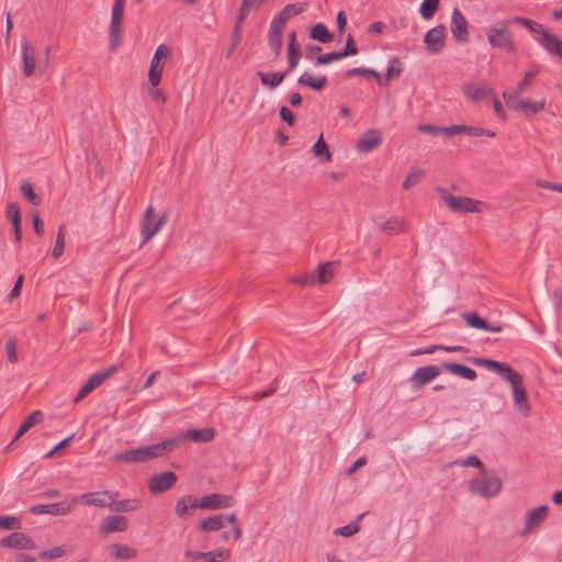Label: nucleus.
I'll use <instances>...</instances> for the list:
<instances>
[{
	"label": "nucleus",
	"mask_w": 562,
	"mask_h": 562,
	"mask_svg": "<svg viewBox=\"0 0 562 562\" xmlns=\"http://www.w3.org/2000/svg\"><path fill=\"white\" fill-rule=\"evenodd\" d=\"M297 85L300 87H308L312 88L313 90L321 91L326 87L327 78L325 76L316 77L305 71L299 77Z\"/></svg>",
	"instance_id": "obj_29"
},
{
	"label": "nucleus",
	"mask_w": 562,
	"mask_h": 562,
	"mask_svg": "<svg viewBox=\"0 0 562 562\" xmlns=\"http://www.w3.org/2000/svg\"><path fill=\"white\" fill-rule=\"evenodd\" d=\"M442 349L447 352H463L465 351V348L462 346H439L435 345L424 350H415L411 355L412 356H418V355H425V353H432L435 350Z\"/></svg>",
	"instance_id": "obj_43"
},
{
	"label": "nucleus",
	"mask_w": 562,
	"mask_h": 562,
	"mask_svg": "<svg viewBox=\"0 0 562 562\" xmlns=\"http://www.w3.org/2000/svg\"><path fill=\"white\" fill-rule=\"evenodd\" d=\"M342 58L344 57L341 56L340 52H331V53H328V54L319 55L316 58L315 65L316 66L327 65V64H329L331 61L340 60Z\"/></svg>",
	"instance_id": "obj_54"
},
{
	"label": "nucleus",
	"mask_w": 562,
	"mask_h": 562,
	"mask_svg": "<svg viewBox=\"0 0 562 562\" xmlns=\"http://www.w3.org/2000/svg\"><path fill=\"white\" fill-rule=\"evenodd\" d=\"M473 362L499 374L505 381L517 371L508 364L485 358H475Z\"/></svg>",
	"instance_id": "obj_22"
},
{
	"label": "nucleus",
	"mask_w": 562,
	"mask_h": 562,
	"mask_svg": "<svg viewBox=\"0 0 562 562\" xmlns=\"http://www.w3.org/2000/svg\"><path fill=\"white\" fill-rule=\"evenodd\" d=\"M381 229L387 234H395L405 231V223L398 216H391L381 225Z\"/></svg>",
	"instance_id": "obj_40"
},
{
	"label": "nucleus",
	"mask_w": 562,
	"mask_h": 562,
	"mask_svg": "<svg viewBox=\"0 0 562 562\" xmlns=\"http://www.w3.org/2000/svg\"><path fill=\"white\" fill-rule=\"evenodd\" d=\"M341 56L345 58V57H348V56H353V55H357L358 54V48L355 44V41H353V37L351 34H349L346 38V46L344 48V50L340 52Z\"/></svg>",
	"instance_id": "obj_59"
},
{
	"label": "nucleus",
	"mask_w": 562,
	"mask_h": 562,
	"mask_svg": "<svg viewBox=\"0 0 562 562\" xmlns=\"http://www.w3.org/2000/svg\"><path fill=\"white\" fill-rule=\"evenodd\" d=\"M110 550L116 560H131L137 557V550L130 546L114 543Z\"/></svg>",
	"instance_id": "obj_35"
},
{
	"label": "nucleus",
	"mask_w": 562,
	"mask_h": 562,
	"mask_svg": "<svg viewBox=\"0 0 562 562\" xmlns=\"http://www.w3.org/2000/svg\"><path fill=\"white\" fill-rule=\"evenodd\" d=\"M436 191L443 200L446 206L456 213H481L485 203L469 196H456L445 188L438 187Z\"/></svg>",
	"instance_id": "obj_4"
},
{
	"label": "nucleus",
	"mask_w": 562,
	"mask_h": 562,
	"mask_svg": "<svg viewBox=\"0 0 562 562\" xmlns=\"http://www.w3.org/2000/svg\"><path fill=\"white\" fill-rule=\"evenodd\" d=\"M465 131H467V125L457 124V125H450V126L442 127L441 134H443L447 137H452V136H456L459 134H465Z\"/></svg>",
	"instance_id": "obj_57"
},
{
	"label": "nucleus",
	"mask_w": 562,
	"mask_h": 562,
	"mask_svg": "<svg viewBox=\"0 0 562 562\" xmlns=\"http://www.w3.org/2000/svg\"><path fill=\"white\" fill-rule=\"evenodd\" d=\"M382 143V133L375 128L366 131L357 143L359 151L369 153Z\"/></svg>",
	"instance_id": "obj_19"
},
{
	"label": "nucleus",
	"mask_w": 562,
	"mask_h": 562,
	"mask_svg": "<svg viewBox=\"0 0 562 562\" xmlns=\"http://www.w3.org/2000/svg\"><path fill=\"white\" fill-rule=\"evenodd\" d=\"M21 193L32 203H35V190L31 182H23L21 184Z\"/></svg>",
	"instance_id": "obj_63"
},
{
	"label": "nucleus",
	"mask_w": 562,
	"mask_h": 562,
	"mask_svg": "<svg viewBox=\"0 0 562 562\" xmlns=\"http://www.w3.org/2000/svg\"><path fill=\"white\" fill-rule=\"evenodd\" d=\"M127 529V520L124 516L113 515L106 517L100 525V532L108 535L123 532Z\"/></svg>",
	"instance_id": "obj_23"
},
{
	"label": "nucleus",
	"mask_w": 562,
	"mask_h": 562,
	"mask_svg": "<svg viewBox=\"0 0 562 562\" xmlns=\"http://www.w3.org/2000/svg\"><path fill=\"white\" fill-rule=\"evenodd\" d=\"M246 18H247V14L238 12L237 19H236V22L234 24L233 32H232V43L228 46L227 52H226L227 58H229L234 55V53L241 40L243 24H244V21L246 20Z\"/></svg>",
	"instance_id": "obj_28"
},
{
	"label": "nucleus",
	"mask_w": 562,
	"mask_h": 562,
	"mask_svg": "<svg viewBox=\"0 0 562 562\" xmlns=\"http://www.w3.org/2000/svg\"><path fill=\"white\" fill-rule=\"evenodd\" d=\"M74 506H75V502H72V503L59 502V503L47 504V505L37 504V515L38 514H50L54 516H61V515H66V514L70 513L72 510Z\"/></svg>",
	"instance_id": "obj_26"
},
{
	"label": "nucleus",
	"mask_w": 562,
	"mask_h": 562,
	"mask_svg": "<svg viewBox=\"0 0 562 562\" xmlns=\"http://www.w3.org/2000/svg\"><path fill=\"white\" fill-rule=\"evenodd\" d=\"M465 134L470 136H487V137H494L495 133L491 130L479 127V126H468Z\"/></svg>",
	"instance_id": "obj_58"
},
{
	"label": "nucleus",
	"mask_w": 562,
	"mask_h": 562,
	"mask_svg": "<svg viewBox=\"0 0 562 562\" xmlns=\"http://www.w3.org/2000/svg\"><path fill=\"white\" fill-rule=\"evenodd\" d=\"M463 94L473 102H480L486 97L492 95L493 89L487 83L467 82L462 86Z\"/></svg>",
	"instance_id": "obj_17"
},
{
	"label": "nucleus",
	"mask_w": 562,
	"mask_h": 562,
	"mask_svg": "<svg viewBox=\"0 0 562 562\" xmlns=\"http://www.w3.org/2000/svg\"><path fill=\"white\" fill-rule=\"evenodd\" d=\"M548 513V505H540L539 507L529 510L525 517L524 535L529 533L535 528L539 527L546 520Z\"/></svg>",
	"instance_id": "obj_18"
},
{
	"label": "nucleus",
	"mask_w": 562,
	"mask_h": 562,
	"mask_svg": "<svg viewBox=\"0 0 562 562\" xmlns=\"http://www.w3.org/2000/svg\"><path fill=\"white\" fill-rule=\"evenodd\" d=\"M538 72H539L538 67L526 71L522 79L517 85V88L514 92H507V91L503 92V98H504L505 102L507 104H510V102L517 100L518 97L521 95L526 91V89L531 85L533 78L537 76Z\"/></svg>",
	"instance_id": "obj_21"
},
{
	"label": "nucleus",
	"mask_w": 562,
	"mask_h": 562,
	"mask_svg": "<svg viewBox=\"0 0 562 562\" xmlns=\"http://www.w3.org/2000/svg\"><path fill=\"white\" fill-rule=\"evenodd\" d=\"M7 217L11 224L21 222L20 207L15 202L9 203L8 209H7Z\"/></svg>",
	"instance_id": "obj_56"
},
{
	"label": "nucleus",
	"mask_w": 562,
	"mask_h": 562,
	"mask_svg": "<svg viewBox=\"0 0 562 562\" xmlns=\"http://www.w3.org/2000/svg\"><path fill=\"white\" fill-rule=\"evenodd\" d=\"M226 525V515L216 514L200 521L198 530L203 532L217 531Z\"/></svg>",
	"instance_id": "obj_27"
},
{
	"label": "nucleus",
	"mask_w": 562,
	"mask_h": 562,
	"mask_svg": "<svg viewBox=\"0 0 562 562\" xmlns=\"http://www.w3.org/2000/svg\"><path fill=\"white\" fill-rule=\"evenodd\" d=\"M311 38L321 43H330L334 38L333 34L328 31L327 26L323 23L315 24L310 32Z\"/></svg>",
	"instance_id": "obj_37"
},
{
	"label": "nucleus",
	"mask_w": 562,
	"mask_h": 562,
	"mask_svg": "<svg viewBox=\"0 0 562 562\" xmlns=\"http://www.w3.org/2000/svg\"><path fill=\"white\" fill-rule=\"evenodd\" d=\"M180 439H167L159 443H155L147 447H139L123 451L114 457L115 461L125 463H143L149 460L160 458L168 452H171L176 447L179 446Z\"/></svg>",
	"instance_id": "obj_1"
},
{
	"label": "nucleus",
	"mask_w": 562,
	"mask_h": 562,
	"mask_svg": "<svg viewBox=\"0 0 562 562\" xmlns=\"http://www.w3.org/2000/svg\"><path fill=\"white\" fill-rule=\"evenodd\" d=\"M440 374V369L436 366H425L418 368L411 376L409 381L415 391L420 390L426 384L430 383Z\"/></svg>",
	"instance_id": "obj_14"
},
{
	"label": "nucleus",
	"mask_w": 562,
	"mask_h": 562,
	"mask_svg": "<svg viewBox=\"0 0 562 562\" xmlns=\"http://www.w3.org/2000/svg\"><path fill=\"white\" fill-rule=\"evenodd\" d=\"M442 369L451 374L459 375V376L470 380V381L475 380L477 376L475 370H473L467 366H463L461 363L445 362L442 364Z\"/></svg>",
	"instance_id": "obj_30"
},
{
	"label": "nucleus",
	"mask_w": 562,
	"mask_h": 562,
	"mask_svg": "<svg viewBox=\"0 0 562 562\" xmlns=\"http://www.w3.org/2000/svg\"><path fill=\"white\" fill-rule=\"evenodd\" d=\"M360 527L357 521L350 522L344 527L335 529L334 533L342 537H351L359 531Z\"/></svg>",
	"instance_id": "obj_53"
},
{
	"label": "nucleus",
	"mask_w": 562,
	"mask_h": 562,
	"mask_svg": "<svg viewBox=\"0 0 562 562\" xmlns=\"http://www.w3.org/2000/svg\"><path fill=\"white\" fill-rule=\"evenodd\" d=\"M191 496H182L177 501L176 514L180 518H186L189 515V510L192 509L190 504L193 502Z\"/></svg>",
	"instance_id": "obj_44"
},
{
	"label": "nucleus",
	"mask_w": 562,
	"mask_h": 562,
	"mask_svg": "<svg viewBox=\"0 0 562 562\" xmlns=\"http://www.w3.org/2000/svg\"><path fill=\"white\" fill-rule=\"evenodd\" d=\"M316 277V284H325L333 279L334 267L331 262H324L313 271Z\"/></svg>",
	"instance_id": "obj_36"
},
{
	"label": "nucleus",
	"mask_w": 562,
	"mask_h": 562,
	"mask_svg": "<svg viewBox=\"0 0 562 562\" xmlns=\"http://www.w3.org/2000/svg\"><path fill=\"white\" fill-rule=\"evenodd\" d=\"M502 480L494 472L482 469L471 481L470 491L488 498L497 495L502 490Z\"/></svg>",
	"instance_id": "obj_2"
},
{
	"label": "nucleus",
	"mask_w": 562,
	"mask_h": 562,
	"mask_svg": "<svg viewBox=\"0 0 562 562\" xmlns=\"http://www.w3.org/2000/svg\"><path fill=\"white\" fill-rule=\"evenodd\" d=\"M184 558L190 560H200L203 562H221L229 558V551L226 549H214L207 552L196 550H187Z\"/></svg>",
	"instance_id": "obj_16"
},
{
	"label": "nucleus",
	"mask_w": 562,
	"mask_h": 562,
	"mask_svg": "<svg viewBox=\"0 0 562 562\" xmlns=\"http://www.w3.org/2000/svg\"><path fill=\"white\" fill-rule=\"evenodd\" d=\"M289 70L292 71L297 67L300 60V50L296 45H288Z\"/></svg>",
	"instance_id": "obj_51"
},
{
	"label": "nucleus",
	"mask_w": 562,
	"mask_h": 562,
	"mask_svg": "<svg viewBox=\"0 0 562 562\" xmlns=\"http://www.w3.org/2000/svg\"><path fill=\"white\" fill-rule=\"evenodd\" d=\"M234 498L229 495H223L213 493L210 495H205L200 499H194L190 506L192 509L201 508V509H210L217 510L222 508H227L232 506Z\"/></svg>",
	"instance_id": "obj_9"
},
{
	"label": "nucleus",
	"mask_w": 562,
	"mask_h": 562,
	"mask_svg": "<svg viewBox=\"0 0 562 562\" xmlns=\"http://www.w3.org/2000/svg\"><path fill=\"white\" fill-rule=\"evenodd\" d=\"M510 21L501 20L485 30L487 41L494 48L515 52L516 44L509 31Z\"/></svg>",
	"instance_id": "obj_3"
},
{
	"label": "nucleus",
	"mask_w": 562,
	"mask_h": 562,
	"mask_svg": "<svg viewBox=\"0 0 562 562\" xmlns=\"http://www.w3.org/2000/svg\"><path fill=\"white\" fill-rule=\"evenodd\" d=\"M468 21L462 12L454 8L451 15V33L453 38L459 43L469 42V30H468Z\"/></svg>",
	"instance_id": "obj_12"
},
{
	"label": "nucleus",
	"mask_w": 562,
	"mask_h": 562,
	"mask_svg": "<svg viewBox=\"0 0 562 562\" xmlns=\"http://www.w3.org/2000/svg\"><path fill=\"white\" fill-rule=\"evenodd\" d=\"M166 221V213H162L160 216H156L154 206L148 205L140 222V234L143 237L142 244H147L164 227Z\"/></svg>",
	"instance_id": "obj_5"
},
{
	"label": "nucleus",
	"mask_w": 562,
	"mask_h": 562,
	"mask_svg": "<svg viewBox=\"0 0 562 562\" xmlns=\"http://www.w3.org/2000/svg\"><path fill=\"white\" fill-rule=\"evenodd\" d=\"M306 5L304 3H290L286 4L272 20L273 23L283 26L285 22L294 15L301 14L305 11Z\"/></svg>",
	"instance_id": "obj_25"
},
{
	"label": "nucleus",
	"mask_w": 562,
	"mask_h": 562,
	"mask_svg": "<svg viewBox=\"0 0 562 562\" xmlns=\"http://www.w3.org/2000/svg\"><path fill=\"white\" fill-rule=\"evenodd\" d=\"M142 504L138 499H122L109 504V508L113 512H134L140 508Z\"/></svg>",
	"instance_id": "obj_38"
},
{
	"label": "nucleus",
	"mask_w": 562,
	"mask_h": 562,
	"mask_svg": "<svg viewBox=\"0 0 562 562\" xmlns=\"http://www.w3.org/2000/svg\"><path fill=\"white\" fill-rule=\"evenodd\" d=\"M509 21H510V23H516V24L522 25L533 33H538L540 35V38L538 40V42L547 52H548V48L550 47L549 37L559 38L557 35H553L550 32H548L547 30H544L540 23L532 21L530 19L524 18V16H515Z\"/></svg>",
	"instance_id": "obj_11"
},
{
	"label": "nucleus",
	"mask_w": 562,
	"mask_h": 562,
	"mask_svg": "<svg viewBox=\"0 0 562 562\" xmlns=\"http://www.w3.org/2000/svg\"><path fill=\"white\" fill-rule=\"evenodd\" d=\"M312 153L314 154L315 157L324 161L328 162L331 160V153L327 144L325 143L323 135H321L316 143L313 145Z\"/></svg>",
	"instance_id": "obj_39"
},
{
	"label": "nucleus",
	"mask_w": 562,
	"mask_h": 562,
	"mask_svg": "<svg viewBox=\"0 0 562 562\" xmlns=\"http://www.w3.org/2000/svg\"><path fill=\"white\" fill-rule=\"evenodd\" d=\"M260 81L263 86L274 89L282 83L285 78L286 72H257Z\"/></svg>",
	"instance_id": "obj_34"
},
{
	"label": "nucleus",
	"mask_w": 562,
	"mask_h": 562,
	"mask_svg": "<svg viewBox=\"0 0 562 562\" xmlns=\"http://www.w3.org/2000/svg\"><path fill=\"white\" fill-rule=\"evenodd\" d=\"M440 0H424L420 4V15L425 20L431 19L438 10Z\"/></svg>",
	"instance_id": "obj_42"
},
{
	"label": "nucleus",
	"mask_w": 562,
	"mask_h": 562,
	"mask_svg": "<svg viewBox=\"0 0 562 562\" xmlns=\"http://www.w3.org/2000/svg\"><path fill=\"white\" fill-rule=\"evenodd\" d=\"M126 0H114L109 29L110 47L115 49L121 43L122 21Z\"/></svg>",
	"instance_id": "obj_7"
},
{
	"label": "nucleus",
	"mask_w": 562,
	"mask_h": 562,
	"mask_svg": "<svg viewBox=\"0 0 562 562\" xmlns=\"http://www.w3.org/2000/svg\"><path fill=\"white\" fill-rule=\"evenodd\" d=\"M512 386L513 398L516 408L524 415L528 416L530 412V405L527 397V392L524 387L522 375L519 372L509 375L506 380Z\"/></svg>",
	"instance_id": "obj_6"
},
{
	"label": "nucleus",
	"mask_w": 562,
	"mask_h": 562,
	"mask_svg": "<svg viewBox=\"0 0 562 562\" xmlns=\"http://www.w3.org/2000/svg\"><path fill=\"white\" fill-rule=\"evenodd\" d=\"M282 31L283 26L271 22L269 32V46L276 56H279L282 48Z\"/></svg>",
	"instance_id": "obj_32"
},
{
	"label": "nucleus",
	"mask_w": 562,
	"mask_h": 562,
	"mask_svg": "<svg viewBox=\"0 0 562 562\" xmlns=\"http://www.w3.org/2000/svg\"><path fill=\"white\" fill-rule=\"evenodd\" d=\"M81 498L85 501L87 505L105 507L108 505V499H112L113 495L109 492H94V493H86L81 495Z\"/></svg>",
	"instance_id": "obj_33"
},
{
	"label": "nucleus",
	"mask_w": 562,
	"mask_h": 562,
	"mask_svg": "<svg viewBox=\"0 0 562 562\" xmlns=\"http://www.w3.org/2000/svg\"><path fill=\"white\" fill-rule=\"evenodd\" d=\"M549 45L548 53L558 56L562 60V41L560 38L549 37Z\"/></svg>",
	"instance_id": "obj_60"
},
{
	"label": "nucleus",
	"mask_w": 562,
	"mask_h": 562,
	"mask_svg": "<svg viewBox=\"0 0 562 562\" xmlns=\"http://www.w3.org/2000/svg\"><path fill=\"white\" fill-rule=\"evenodd\" d=\"M291 282L301 284L303 286L315 285L316 284L315 272L305 273L303 276L295 277V278L291 279Z\"/></svg>",
	"instance_id": "obj_55"
},
{
	"label": "nucleus",
	"mask_w": 562,
	"mask_h": 562,
	"mask_svg": "<svg viewBox=\"0 0 562 562\" xmlns=\"http://www.w3.org/2000/svg\"><path fill=\"white\" fill-rule=\"evenodd\" d=\"M64 247H65L64 233L61 232V229H59V232L57 234L55 247L53 248V251H52V256L54 258H59L63 255Z\"/></svg>",
	"instance_id": "obj_61"
},
{
	"label": "nucleus",
	"mask_w": 562,
	"mask_h": 562,
	"mask_svg": "<svg viewBox=\"0 0 562 562\" xmlns=\"http://www.w3.org/2000/svg\"><path fill=\"white\" fill-rule=\"evenodd\" d=\"M66 553V550L64 547H55L48 550H43L40 552V558L43 560H53L64 557Z\"/></svg>",
	"instance_id": "obj_50"
},
{
	"label": "nucleus",
	"mask_w": 562,
	"mask_h": 562,
	"mask_svg": "<svg viewBox=\"0 0 562 562\" xmlns=\"http://www.w3.org/2000/svg\"><path fill=\"white\" fill-rule=\"evenodd\" d=\"M20 528L21 521L18 517L11 515L0 516V529L19 530Z\"/></svg>",
	"instance_id": "obj_46"
},
{
	"label": "nucleus",
	"mask_w": 562,
	"mask_h": 562,
	"mask_svg": "<svg viewBox=\"0 0 562 562\" xmlns=\"http://www.w3.org/2000/svg\"><path fill=\"white\" fill-rule=\"evenodd\" d=\"M402 63L396 57H392L389 61L386 70V81L397 78L402 72Z\"/></svg>",
	"instance_id": "obj_48"
},
{
	"label": "nucleus",
	"mask_w": 562,
	"mask_h": 562,
	"mask_svg": "<svg viewBox=\"0 0 562 562\" xmlns=\"http://www.w3.org/2000/svg\"><path fill=\"white\" fill-rule=\"evenodd\" d=\"M23 282H24V276L20 274L14 283V286L12 288L11 292L9 293V295L7 297L8 302L11 303L14 299H16L20 295Z\"/></svg>",
	"instance_id": "obj_62"
},
{
	"label": "nucleus",
	"mask_w": 562,
	"mask_h": 562,
	"mask_svg": "<svg viewBox=\"0 0 562 562\" xmlns=\"http://www.w3.org/2000/svg\"><path fill=\"white\" fill-rule=\"evenodd\" d=\"M34 547L32 537L24 532H12L0 539V548H10L14 550H30Z\"/></svg>",
	"instance_id": "obj_15"
},
{
	"label": "nucleus",
	"mask_w": 562,
	"mask_h": 562,
	"mask_svg": "<svg viewBox=\"0 0 562 562\" xmlns=\"http://www.w3.org/2000/svg\"><path fill=\"white\" fill-rule=\"evenodd\" d=\"M177 482V475L172 471H165L154 474L148 481V491L158 495L170 490Z\"/></svg>",
	"instance_id": "obj_10"
},
{
	"label": "nucleus",
	"mask_w": 562,
	"mask_h": 562,
	"mask_svg": "<svg viewBox=\"0 0 562 562\" xmlns=\"http://www.w3.org/2000/svg\"><path fill=\"white\" fill-rule=\"evenodd\" d=\"M215 436V431L213 428H203V429H189L186 432H182L180 436L175 437L173 439H180L182 442L186 439H191L194 442H210L213 440Z\"/></svg>",
	"instance_id": "obj_24"
},
{
	"label": "nucleus",
	"mask_w": 562,
	"mask_h": 562,
	"mask_svg": "<svg viewBox=\"0 0 562 562\" xmlns=\"http://www.w3.org/2000/svg\"><path fill=\"white\" fill-rule=\"evenodd\" d=\"M162 70H164V66H155V65L149 66L148 80L153 87H158V85L161 80Z\"/></svg>",
	"instance_id": "obj_52"
},
{
	"label": "nucleus",
	"mask_w": 562,
	"mask_h": 562,
	"mask_svg": "<svg viewBox=\"0 0 562 562\" xmlns=\"http://www.w3.org/2000/svg\"><path fill=\"white\" fill-rule=\"evenodd\" d=\"M462 318L467 323V325L472 328H488V323L484 318L480 317L475 312L463 313Z\"/></svg>",
	"instance_id": "obj_41"
},
{
	"label": "nucleus",
	"mask_w": 562,
	"mask_h": 562,
	"mask_svg": "<svg viewBox=\"0 0 562 562\" xmlns=\"http://www.w3.org/2000/svg\"><path fill=\"white\" fill-rule=\"evenodd\" d=\"M226 524H229L232 527V532L236 541H240L243 538V529L237 519L236 513H232L226 515Z\"/></svg>",
	"instance_id": "obj_47"
},
{
	"label": "nucleus",
	"mask_w": 562,
	"mask_h": 562,
	"mask_svg": "<svg viewBox=\"0 0 562 562\" xmlns=\"http://www.w3.org/2000/svg\"><path fill=\"white\" fill-rule=\"evenodd\" d=\"M23 56V72L25 77H30L34 72L35 68V48L29 42H25L22 46Z\"/></svg>",
	"instance_id": "obj_31"
},
{
	"label": "nucleus",
	"mask_w": 562,
	"mask_h": 562,
	"mask_svg": "<svg viewBox=\"0 0 562 562\" xmlns=\"http://www.w3.org/2000/svg\"><path fill=\"white\" fill-rule=\"evenodd\" d=\"M117 366L112 364L108 367L106 369L95 372L92 374L88 381L85 382V384L80 387L78 394L75 397V403H79L81 400H83L86 396H88L94 389H97L99 385H101L106 379H109L111 375H113L115 372L119 371Z\"/></svg>",
	"instance_id": "obj_8"
},
{
	"label": "nucleus",
	"mask_w": 562,
	"mask_h": 562,
	"mask_svg": "<svg viewBox=\"0 0 562 562\" xmlns=\"http://www.w3.org/2000/svg\"><path fill=\"white\" fill-rule=\"evenodd\" d=\"M446 37V27L443 25H437L429 30L424 37L428 52L431 54L440 53L445 46Z\"/></svg>",
	"instance_id": "obj_13"
},
{
	"label": "nucleus",
	"mask_w": 562,
	"mask_h": 562,
	"mask_svg": "<svg viewBox=\"0 0 562 562\" xmlns=\"http://www.w3.org/2000/svg\"><path fill=\"white\" fill-rule=\"evenodd\" d=\"M513 110L521 112L526 116H530L537 114L544 110L546 108V99L539 101L531 100H515L507 104Z\"/></svg>",
	"instance_id": "obj_20"
},
{
	"label": "nucleus",
	"mask_w": 562,
	"mask_h": 562,
	"mask_svg": "<svg viewBox=\"0 0 562 562\" xmlns=\"http://www.w3.org/2000/svg\"><path fill=\"white\" fill-rule=\"evenodd\" d=\"M35 425V412H32L27 418L24 420V423L20 426L18 432L15 434L13 440L8 446V449H10L31 427Z\"/></svg>",
	"instance_id": "obj_45"
},
{
	"label": "nucleus",
	"mask_w": 562,
	"mask_h": 562,
	"mask_svg": "<svg viewBox=\"0 0 562 562\" xmlns=\"http://www.w3.org/2000/svg\"><path fill=\"white\" fill-rule=\"evenodd\" d=\"M5 353L7 358L11 363H14L18 361V353H16V346L15 342L12 339H9L5 342Z\"/></svg>",
	"instance_id": "obj_64"
},
{
	"label": "nucleus",
	"mask_w": 562,
	"mask_h": 562,
	"mask_svg": "<svg viewBox=\"0 0 562 562\" xmlns=\"http://www.w3.org/2000/svg\"><path fill=\"white\" fill-rule=\"evenodd\" d=\"M424 176V171L422 169H414L412 170L407 177L405 178L404 182H403V189L404 190H408L411 189L412 187H414L415 184H417L420 179L423 178Z\"/></svg>",
	"instance_id": "obj_49"
}]
</instances>
